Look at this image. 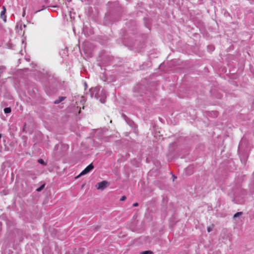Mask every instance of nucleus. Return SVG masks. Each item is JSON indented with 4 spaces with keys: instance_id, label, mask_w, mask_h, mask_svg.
<instances>
[{
    "instance_id": "5",
    "label": "nucleus",
    "mask_w": 254,
    "mask_h": 254,
    "mask_svg": "<svg viewBox=\"0 0 254 254\" xmlns=\"http://www.w3.org/2000/svg\"><path fill=\"white\" fill-rule=\"evenodd\" d=\"M11 108H5L4 109V112L5 114H8L11 112Z\"/></svg>"
},
{
    "instance_id": "9",
    "label": "nucleus",
    "mask_w": 254,
    "mask_h": 254,
    "mask_svg": "<svg viewBox=\"0 0 254 254\" xmlns=\"http://www.w3.org/2000/svg\"><path fill=\"white\" fill-rule=\"evenodd\" d=\"M152 254V252L151 251H143L142 252H141V254Z\"/></svg>"
},
{
    "instance_id": "1",
    "label": "nucleus",
    "mask_w": 254,
    "mask_h": 254,
    "mask_svg": "<svg viewBox=\"0 0 254 254\" xmlns=\"http://www.w3.org/2000/svg\"><path fill=\"white\" fill-rule=\"evenodd\" d=\"M94 168V166L92 164V163H91L90 165H89L88 166H87L79 175L77 177L85 175L90 172Z\"/></svg>"
},
{
    "instance_id": "4",
    "label": "nucleus",
    "mask_w": 254,
    "mask_h": 254,
    "mask_svg": "<svg viewBox=\"0 0 254 254\" xmlns=\"http://www.w3.org/2000/svg\"><path fill=\"white\" fill-rule=\"evenodd\" d=\"M65 98V97H63V96L60 97L58 99H57L54 101V103L56 104H58L60 103V102H61L62 101H63V100H64Z\"/></svg>"
},
{
    "instance_id": "13",
    "label": "nucleus",
    "mask_w": 254,
    "mask_h": 254,
    "mask_svg": "<svg viewBox=\"0 0 254 254\" xmlns=\"http://www.w3.org/2000/svg\"><path fill=\"white\" fill-rule=\"evenodd\" d=\"M173 181H174L175 179H176V177L174 175H173Z\"/></svg>"
},
{
    "instance_id": "14",
    "label": "nucleus",
    "mask_w": 254,
    "mask_h": 254,
    "mask_svg": "<svg viewBox=\"0 0 254 254\" xmlns=\"http://www.w3.org/2000/svg\"><path fill=\"white\" fill-rule=\"evenodd\" d=\"M25 14V11H24L23 12L22 16H24Z\"/></svg>"
},
{
    "instance_id": "6",
    "label": "nucleus",
    "mask_w": 254,
    "mask_h": 254,
    "mask_svg": "<svg viewBox=\"0 0 254 254\" xmlns=\"http://www.w3.org/2000/svg\"><path fill=\"white\" fill-rule=\"evenodd\" d=\"M45 186V184H43V185H42L40 187H39V188H37V189H36V190H37V191H41V190H42L44 188Z\"/></svg>"
},
{
    "instance_id": "3",
    "label": "nucleus",
    "mask_w": 254,
    "mask_h": 254,
    "mask_svg": "<svg viewBox=\"0 0 254 254\" xmlns=\"http://www.w3.org/2000/svg\"><path fill=\"white\" fill-rule=\"evenodd\" d=\"M2 9H3V10L1 11V13H0V16H1V18H2L3 19V20L5 22L6 21V19H5L6 17L5 16V13L6 12V8L4 6H3L2 7Z\"/></svg>"
},
{
    "instance_id": "2",
    "label": "nucleus",
    "mask_w": 254,
    "mask_h": 254,
    "mask_svg": "<svg viewBox=\"0 0 254 254\" xmlns=\"http://www.w3.org/2000/svg\"><path fill=\"white\" fill-rule=\"evenodd\" d=\"M107 184L108 183L107 181H103L97 183L96 186L98 190H102L106 187Z\"/></svg>"
},
{
    "instance_id": "10",
    "label": "nucleus",
    "mask_w": 254,
    "mask_h": 254,
    "mask_svg": "<svg viewBox=\"0 0 254 254\" xmlns=\"http://www.w3.org/2000/svg\"><path fill=\"white\" fill-rule=\"evenodd\" d=\"M126 199V196L124 195L120 198V201H124Z\"/></svg>"
},
{
    "instance_id": "12",
    "label": "nucleus",
    "mask_w": 254,
    "mask_h": 254,
    "mask_svg": "<svg viewBox=\"0 0 254 254\" xmlns=\"http://www.w3.org/2000/svg\"><path fill=\"white\" fill-rule=\"evenodd\" d=\"M132 205L133 207L137 206L138 205V203L137 202H135Z\"/></svg>"
},
{
    "instance_id": "8",
    "label": "nucleus",
    "mask_w": 254,
    "mask_h": 254,
    "mask_svg": "<svg viewBox=\"0 0 254 254\" xmlns=\"http://www.w3.org/2000/svg\"><path fill=\"white\" fill-rule=\"evenodd\" d=\"M243 213L242 212H238L235 213L234 215V218H236L239 216L242 215Z\"/></svg>"
},
{
    "instance_id": "11",
    "label": "nucleus",
    "mask_w": 254,
    "mask_h": 254,
    "mask_svg": "<svg viewBox=\"0 0 254 254\" xmlns=\"http://www.w3.org/2000/svg\"><path fill=\"white\" fill-rule=\"evenodd\" d=\"M212 229H213V226L211 227H209L207 228V231L208 232H211L212 230Z\"/></svg>"
},
{
    "instance_id": "7",
    "label": "nucleus",
    "mask_w": 254,
    "mask_h": 254,
    "mask_svg": "<svg viewBox=\"0 0 254 254\" xmlns=\"http://www.w3.org/2000/svg\"><path fill=\"white\" fill-rule=\"evenodd\" d=\"M38 162L40 164H43L44 165H46V163L42 159H39L38 160Z\"/></svg>"
}]
</instances>
